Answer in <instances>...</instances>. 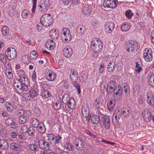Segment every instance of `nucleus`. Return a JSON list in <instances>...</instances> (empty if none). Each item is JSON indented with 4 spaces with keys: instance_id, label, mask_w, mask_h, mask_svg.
<instances>
[{
    "instance_id": "nucleus-40",
    "label": "nucleus",
    "mask_w": 154,
    "mask_h": 154,
    "mask_svg": "<svg viewBox=\"0 0 154 154\" xmlns=\"http://www.w3.org/2000/svg\"><path fill=\"white\" fill-rule=\"evenodd\" d=\"M29 148L33 151H36L38 149V146L35 144H29L28 146Z\"/></svg>"
},
{
    "instance_id": "nucleus-8",
    "label": "nucleus",
    "mask_w": 154,
    "mask_h": 154,
    "mask_svg": "<svg viewBox=\"0 0 154 154\" xmlns=\"http://www.w3.org/2000/svg\"><path fill=\"white\" fill-rule=\"evenodd\" d=\"M37 92L33 89H31L29 90V92L23 93V97L26 100H29L31 98L33 99L37 96Z\"/></svg>"
},
{
    "instance_id": "nucleus-44",
    "label": "nucleus",
    "mask_w": 154,
    "mask_h": 154,
    "mask_svg": "<svg viewBox=\"0 0 154 154\" xmlns=\"http://www.w3.org/2000/svg\"><path fill=\"white\" fill-rule=\"evenodd\" d=\"M147 102L148 104L152 106H154V100L152 97H150L149 95L147 96Z\"/></svg>"
},
{
    "instance_id": "nucleus-61",
    "label": "nucleus",
    "mask_w": 154,
    "mask_h": 154,
    "mask_svg": "<svg viewBox=\"0 0 154 154\" xmlns=\"http://www.w3.org/2000/svg\"><path fill=\"white\" fill-rule=\"evenodd\" d=\"M6 75L9 79H11L13 77V74L11 71H9L7 73Z\"/></svg>"
},
{
    "instance_id": "nucleus-58",
    "label": "nucleus",
    "mask_w": 154,
    "mask_h": 154,
    "mask_svg": "<svg viewBox=\"0 0 154 154\" xmlns=\"http://www.w3.org/2000/svg\"><path fill=\"white\" fill-rule=\"evenodd\" d=\"M101 105V102L100 101L96 100L94 103V107L96 108H99Z\"/></svg>"
},
{
    "instance_id": "nucleus-14",
    "label": "nucleus",
    "mask_w": 154,
    "mask_h": 154,
    "mask_svg": "<svg viewBox=\"0 0 154 154\" xmlns=\"http://www.w3.org/2000/svg\"><path fill=\"white\" fill-rule=\"evenodd\" d=\"M39 147L43 150L48 151L49 149L48 143L43 140H40L38 142Z\"/></svg>"
},
{
    "instance_id": "nucleus-38",
    "label": "nucleus",
    "mask_w": 154,
    "mask_h": 154,
    "mask_svg": "<svg viewBox=\"0 0 154 154\" xmlns=\"http://www.w3.org/2000/svg\"><path fill=\"white\" fill-rule=\"evenodd\" d=\"M5 107L8 111L10 112H12L13 110V106L9 102H6Z\"/></svg>"
},
{
    "instance_id": "nucleus-1",
    "label": "nucleus",
    "mask_w": 154,
    "mask_h": 154,
    "mask_svg": "<svg viewBox=\"0 0 154 154\" xmlns=\"http://www.w3.org/2000/svg\"><path fill=\"white\" fill-rule=\"evenodd\" d=\"M91 50L94 52L99 53L102 50L103 45L98 38H94L91 43Z\"/></svg>"
},
{
    "instance_id": "nucleus-17",
    "label": "nucleus",
    "mask_w": 154,
    "mask_h": 154,
    "mask_svg": "<svg viewBox=\"0 0 154 154\" xmlns=\"http://www.w3.org/2000/svg\"><path fill=\"white\" fill-rule=\"evenodd\" d=\"M122 90L120 86H119L116 89V90L113 92L114 96L115 98L119 99L122 97Z\"/></svg>"
},
{
    "instance_id": "nucleus-53",
    "label": "nucleus",
    "mask_w": 154,
    "mask_h": 154,
    "mask_svg": "<svg viewBox=\"0 0 154 154\" xmlns=\"http://www.w3.org/2000/svg\"><path fill=\"white\" fill-rule=\"evenodd\" d=\"M62 137L60 135H57L55 136V141L54 142V145L57 143H60Z\"/></svg>"
},
{
    "instance_id": "nucleus-21",
    "label": "nucleus",
    "mask_w": 154,
    "mask_h": 154,
    "mask_svg": "<svg viewBox=\"0 0 154 154\" xmlns=\"http://www.w3.org/2000/svg\"><path fill=\"white\" fill-rule=\"evenodd\" d=\"M78 74L76 71L73 69L70 71V78L72 82H76L78 79Z\"/></svg>"
},
{
    "instance_id": "nucleus-31",
    "label": "nucleus",
    "mask_w": 154,
    "mask_h": 154,
    "mask_svg": "<svg viewBox=\"0 0 154 154\" xmlns=\"http://www.w3.org/2000/svg\"><path fill=\"white\" fill-rule=\"evenodd\" d=\"M115 105V102L114 101H110L107 104V108L109 112H111L113 110Z\"/></svg>"
},
{
    "instance_id": "nucleus-35",
    "label": "nucleus",
    "mask_w": 154,
    "mask_h": 154,
    "mask_svg": "<svg viewBox=\"0 0 154 154\" xmlns=\"http://www.w3.org/2000/svg\"><path fill=\"white\" fill-rule=\"evenodd\" d=\"M149 83V85L154 87V72L150 74L148 78Z\"/></svg>"
},
{
    "instance_id": "nucleus-33",
    "label": "nucleus",
    "mask_w": 154,
    "mask_h": 154,
    "mask_svg": "<svg viewBox=\"0 0 154 154\" xmlns=\"http://www.w3.org/2000/svg\"><path fill=\"white\" fill-rule=\"evenodd\" d=\"M131 27L130 24L129 23H124L121 26V30L123 31H128Z\"/></svg>"
},
{
    "instance_id": "nucleus-34",
    "label": "nucleus",
    "mask_w": 154,
    "mask_h": 154,
    "mask_svg": "<svg viewBox=\"0 0 154 154\" xmlns=\"http://www.w3.org/2000/svg\"><path fill=\"white\" fill-rule=\"evenodd\" d=\"M85 26L83 24H79L77 27V31L82 35L85 32Z\"/></svg>"
},
{
    "instance_id": "nucleus-43",
    "label": "nucleus",
    "mask_w": 154,
    "mask_h": 154,
    "mask_svg": "<svg viewBox=\"0 0 154 154\" xmlns=\"http://www.w3.org/2000/svg\"><path fill=\"white\" fill-rule=\"evenodd\" d=\"M29 12L28 11L26 10H24L21 13V16L23 18L26 19L29 16Z\"/></svg>"
},
{
    "instance_id": "nucleus-18",
    "label": "nucleus",
    "mask_w": 154,
    "mask_h": 154,
    "mask_svg": "<svg viewBox=\"0 0 154 154\" xmlns=\"http://www.w3.org/2000/svg\"><path fill=\"white\" fill-rule=\"evenodd\" d=\"M102 122L105 128L108 129L110 127V120L108 116H104L102 117Z\"/></svg>"
},
{
    "instance_id": "nucleus-7",
    "label": "nucleus",
    "mask_w": 154,
    "mask_h": 154,
    "mask_svg": "<svg viewBox=\"0 0 154 154\" xmlns=\"http://www.w3.org/2000/svg\"><path fill=\"white\" fill-rule=\"evenodd\" d=\"M143 58L146 62H150L153 59L152 51L149 48H146L143 54Z\"/></svg>"
},
{
    "instance_id": "nucleus-39",
    "label": "nucleus",
    "mask_w": 154,
    "mask_h": 154,
    "mask_svg": "<svg viewBox=\"0 0 154 154\" xmlns=\"http://www.w3.org/2000/svg\"><path fill=\"white\" fill-rule=\"evenodd\" d=\"M1 31L2 35L4 36H7L9 34V29L6 26H3L2 29Z\"/></svg>"
},
{
    "instance_id": "nucleus-6",
    "label": "nucleus",
    "mask_w": 154,
    "mask_h": 154,
    "mask_svg": "<svg viewBox=\"0 0 154 154\" xmlns=\"http://www.w3.org/2000/svg\"><path fill=\"white\" fill-rule=\"evenodd\" d=\"M5 54L7 58L10 60H11L16 57L17 51L14 48L9 47L6 49Z\"/></svg>"
},
{
    "instance_id": "nucleus-23",
    "label": "nucleus",
    "mask_w": 154,
    "mask_h": 154,
    "mask_svg": "<svg viewBox=\"0 0 154 154\" xmlns=\"http://www.w3.org/2000/svg\"><path fill=\"white\" fill-rule=\"evenodd\" d=\"M45 46L47 49L52 50L54 48V42L52 40L48 39L45 43Z\"/></svg>"
},
{
    "instance_id": "nucleus-62",
    "label": "nucleus",
    "mask_w": 154,
    "mask_h": 154,
    "mask_svg": "<svg viewBox=\"0 0 154 154\" xmlns=\"http://www.w3.org/2000/svg\"><path fill=\"white\" fill-rule=\"evenodd\" d=\"M35 114L37 116L39 115L40 113V110L38 107H35L34 110Z\"/></svg>"
},
{
    "instance_id": "nucleus-25",
    "label": "nucleus",
    "mask_w": 154,
    "mask_h": 154,
    "mask_svg": "<svg viewBox=\"0 0 154 154\" xmlns=\"http://www.w3.org/2000/svg\"><path fill=\"white\" fill-rule=\"evenodd\" d=\"M8 147V143L6 140L0 139V149L5 150L7 149Z\"/></svg>"
},
{
    "instance_id": "nucleus-27",
    "label": "nucleus",
    "mask_w": 154,
    "mask_h": 154,
    "mask_svg": "<svg viewBox=\"0 0 154 154\" xmlns=\"http://www.w3.org/2000/svg\"><path fill=\"white\" fill-rule=\"evenodd\" d=\"M82 12L85 15H89L91 13V11L88 5H85L82 8Z\"/></svg>"
},
{
    "instance_id": "nucleus-48",
    "label": "nucleus",
    "mask_w": 154,
    "mask_h": 154,
    "mask_svg": "<svg viewBox=\"0 0 154 154\" xmlns=\"http://www.w3.org/2000/svg\"><path fill=\"white\" fill-rule=\"evenodd\" d=\"M122 110L121 108H119L114 113V115L116 114L118 116V118H119L122 115Z\"/></svg>"
},
{
    "instance_id": "nucleus-36",
    "label": "nucleus",
    "mask_w": 154,
    "mask_h": 154,
    "mask_svg": "<svg viewBox=\"0 0 154 154\" xmlns=\"http://www.w3.org/2000/svg\"><path fill=\"white\" fill-rule=\"evenodd\" d=\"M38 128V131L41 133H43L46 131V128L43 122H40Z\"/></svg>"
},
{
    "instance_id": "nucleus-37",
    "label": "nucleus",
    "mask_w": 154,
    "mask_h": 154,
    "mask_svg": "<svg viewBox=\"0 0 154 154\" xmlns=\"http://www.w3.org/2000/svg\"><path fill=\"white\" fill-rule=\"evenodd\" d=\"M41 95L43 97L47 98L51 96L50 92L47 90L43 91L41 93Z\"/></svg>"
},
{
    "instance_id": "nucleus-11",
    "label": "nucleus",
    "mask_w": 154,
    "mask_h": 154,
    "mask_svg": "<svg viewBox=\"0 0 154 154\" xmlns=\"http://www.w3.org/2000/svg\"><path fill=\"white\" fill-rule=\"evenodd\" d=\"M118 87L116 86V82L114 81H111L107 84V92L108 94H111L116 90Z\"/></svg>"
},
{
    "instance_id": "nucleus-26",
    "label": "nucleus",
    "mask_w": 154,
    "mask_h": 154,
    "mask_svg": "<svg viewBox=\"0 0 154 154\" xmlns=\"http://www.w3.org/2000/svg\"><path fill=\"white\" fill-rule=\"evenodd\" d=\"M90 119L91 122L94 124H97L98 123L100 120L99 117L97 115H92L90 117Z\"/></svg>"
},
{
    "instance_id": "nucleus-59",
    "label": "nucleus",
    "mask_w": 154,
    "mask_h": 154,
    "mask_svg": "<svg viewBox=\"0 0 154 154\" xmlns=\"http://www.w3.org/2000/svg\"><path fill=\"white\" fill-rule=\"evenodd\" d=\"M72 82H74V86L77 89L78 94H80L81 93V90L79 84L76 82V81Z\"/></svg>"
},
{
    "instance_id": "nucleus-20",
    "label": "nucleus",
    "mask_w": 154,
    "mask_h": 154,
    "mask_svg": "<svg viewBox=\"0 0 154 154\" xmlns=\"http://www.w3.org/2000/svg\"><path fill=\"white\" fill-rule=\"evenodd\" d=\"M24 72L23 71H20L18 72L19 77L20 79H19L20 81L24 84L28 82V78L26 75H24Z\"/></svg>"
},
{
    "instance_id": "nucleus-29",
    "label": "nucleus",
    "mask_w": 154,
    "mask_h": 154,
    "mask_svg": "<svg viewBox=\"0 0 154 154\" xmlns=\"http://www.w3.org/2000/svg\"><path fill=\"white\" fill-rule=\"evenodd\" d=\"M10 147L11 149L15 150L18 151L21 149V146L20 144L16 143H13L11 144Z\"/></svg>"
},
{
    "instance_id": "nucleus-60",
    "label": "nucleus",
    "mask_w": 154,
    "mask_h": 154,
    "mask_svg": "<svg viewBox=\"0 0 154 154\" xmlns=\"http://www.w3.org/2000/svg\"><path fill=\"white\" fill-rule=\"evenodd\" d=\"M0 60L2 63H4L6 61L7 59L4 54H0Z\"/></svg>"
},
{
    "instance_id": "nucleus-52",
    "label": "nucleus",
    "mask_w": 154,
    "mask_h": 154,
    "mask_svg": "<svg viewBox=\"0 0 154 154\" xmlns=\"http://www.w3.org/2000/svg\"><path fill=\"white\" fill-rule=\"evenodd\" d=\"M88 78V76L85 74H82L80 78V80L82 82H85Z\"/></svg>"
},
{
    "instance_id": "nucleus-49",
    "label": "nucleus",
    "mask_w": 154,
    "mask_h": 154,
    "mask_svg": "<svg viewBox=\"0 0 154 154\" xmlns=\"http://www.w3.org/2000/svg\"><path fill=\"white\" fill-rule=\"evenodd\" d=\"M53 107L54 109L56 110H58L60 109L61 107V103L59 102H56L54 103L53 104Z\"/></svg>"
},
{
    "instance_id": "nucleus-30",
    "label": "nucleus",
    "mask_w": 154,
    "mask_h": 154,
    "mask_svg": "<svg viewBox=\"0 0 154 154\" xmlns=\"http://www.w3.org/2000/svg\"><path fill=\"white\" fill-rule=\"evenodd\" d=\"M30 122L33 126L35 128L38 127L40 123L38 119L35 118H31L30 120Z\"/></svg>"
},
{
    "instance_id": "nucleus-57",
    "label": "nucleus",
    "mask_w": 154,
    "mask_h": 154,
    "mask_svg": "<svg viewBox=\"0 0 154 154\" xmlns=\"http://www.w3.org/2000/svg\"><path fill=\"white\" fill-rule=\"evenodd\" d=\"M117 69L118 71H120L122 69L123 67V63L122 62H119V63L117 64Z\"/></svg>"
},
{
    "instance_id": "nucleus-50",
    "label": "nucleus",
    "mask_w": 154,
    "mask_h": 154,
    "mask_svg": "<svg viewBox=\"0 0 154 154\" xmlns=\"http://www.w3.org/2000/svg\"><path fill=\"white\" fill-rule=\"evenodd\" d=\"M125 15L126 18L130 19L133 15V14L130 10H128L126 11Z\"/></svg>"
},
{
    "instance_id": "nucleus-4",
    "label": "nucleus",
    "mask_w": 154,
    "mask_h": 154,
    "mask_svg": "<svg viewBox=\"0 0 154 154\" xmlns=\"http://www.w3.org/2000/svg\"><path fill=\"white\" fill-rule=\"evenodd\" d=\"M40 21L42 25L44 26L48 27L52 24L53 20L50 14H46L42 16Z\"/></svg>"
},
{
    "instance_id": "nucleus-2",
    "label": "nucleus",
    "mask_w": 154,
    "mask_h": 154,
    "mask_svg": "<svg viewBox=\"0 0 154 154\" xmlns=\"http://www.w3.org/2000/svg\"><path fill=\"white\" fill-rule=\"evenodd\" d=\"M14 86L15 89L19 93L26 91L28 89L27 86L17 79L14 81Z\"/></svg>"
},
{
    "instance_id": "nucleus-42",
    "label": "nucleus",
    "mask_w": 154,
    "mask_h": 154,
    "mask_svg": "<svg viewBox=\"0 0 154 154\" xmlns=\"http://www.w3.org/2000/svg\"><path fill=\"white\" fill-rule=\"evenodd\" d=\"M75 101L74 99H71L68 102V103L66 104L68 107L71 109H72L75 107Z\"/></svg>"
},
{
    "instance_id": "nucleus-15",
    "label": "nucleus",
    "mask_w": 154,
    "mask_h": 154,
    "mask_svg": "<svg viewBox=\"0 0 154 154\" xmlns=\"http://www.w3.org/2000/svg\"><path fill=\"white\" fill-rule=\"evenodd\" d=\"M46 77L47 80L52 82L56 79V74L54 71L52 70L49 71L47 72Z\"/></svg>"
},
{
    "instance_id": "nucleus-51",
    "label": "nucleus",
    "mask_w": 154,
    "mask_h": 154,
    "mask_svg": "<svg viewBox=\"0 0 154 154\" xmlns=\"http://www.w3.org/2000/svg\"><path fill=\"white\" fill-rule=\"evenodd\" d=\"M26 117L24 116L20 117L19 121V122L20 124H24L26 122Z\"/></svg>"
},
{
    "instance_id": "nucleus-56",
    "label": "nucleus",
    "mask_w": 154,
    "mask_h": 154,
    "mask_svg": "<svg viewBox=\"0 0 154 154\" xmlns=\"http://www.w3.org/2000/svg\"><path fill=\"white\" fill-rule=\"evenodd\" d=\"M37 0H33V6L32 8V12L34 13L36 8L37 2Z\"/></svg>"
},
{
    "instance_id": "nucleus-45",
    "label": "nucleus",
    "mask_w": 154,
    "mask_h": 154,
    "mask_svg": "<svg viewBox=\"0 0 154 154\" xmlns=\"http://www.w3.org/2000/svg\"><path fill=\"white\" fill-rule=\"evenodd\" d=\"M29 128L28 126L26 125H23L21 126V131L23 133L25 134L27 132Z\"/></svg>"
},
{
    "instance_id": "nucleus-47",
    "label": "nucleus",
    "mask_w": 154,
    "mask_h": 154,
    "mask_svg": "<svg viewBox=\"0 0 154 154\" xmlns=\"http://www.w3.org/2000/svg\"><path fill=\"white\" fill-rule=\"evenodd\" d=\"M140 87L139 85H136L134 86L133 88V93L136 96L137 95L140 91Z\"/></svg>"
},
{
    "instance_id": "nucleus-22",
    "label": "nucleus",
    "mask_w": 154,
    "mask_h": 154,
    "mask_svg": "<svg viewBox=\"0 0 154 154\" xmlns=\"http://www.w3.org/2000/svg\"><path fill=\"white\" fill-rule=\"evenodd\" d=\"M84 144L82 141L81 140H76L75 142V147L77 150L81 151L84 148Z\"/></svg>"
},
{
    "instance_id": "nucleus-24",
    "label": "nucleus",
    "mask_w": 154,
    "mask_h": 154,
    "mask_svg": "<svg viewBox=\"0 0 154 154\" xmlns=\"http://www.w3.org/2000/svg\"><path fill=\"white\" fill-rule=\"evenodd\" d=\"M81 111L82 115L84 117H87L89 116V109L87 106H82Z\"/></svg>"
},
{
    "instance_id": "nucleus-64",
    "label": "nucleus",
    "mask_w": 154,
    "mask_h": 154,
    "mask_svg": "<svg viewBox=\"0 0 154 154\" xmlns=\"http://www.w3.org/2000/svg\"><path fill=\"white\" fill-rule=\"evenodd\" d=\"M17 116L20 117L24 116V112L23 109H20L17 111Z\"/></svg>"
},
{
    "instance_id": "nucleus-16",
    "label": "nucleus",
    "mask_w": 154,
    "mask_h": 154,
    "mask_svg": "<svg viewBox=\"0 0 154 154\" xmlns=\"http://www.w3.org/2000/svg\"><path fill=\"white\" fill-rule=\"evenodd\" d=\"M114 23L112 22H107L104 25L105 31L108 33H110L113 29Z\"/></svg>"
},
{
    "instance_id": "nucleus-55",
    "label": "nucleus",
    "mask_w": 154,
    "mask_h": 154,
    "mask_svg": "<svg viewBox=\"0 0 154 154\" xmlns=\"http://www.w3.org/2000/svg\"><path fill=\"white\" fill-rule=\"evenodd\" d=\"M85 133L89 135L94 138H96V139H97L98 138V137L96 136L93 133H91L89 131L85 130Z\"/></svg>"
},
{
    "instance_id": "nucleus-63",
    "label": "nucleus",
    "mask_w": 154,
    "mask_h": 154,
    "mask_svg": "<svg viewBox=\"0 0 154 154\" xmlns=\"http://www.w3.org/2000/svg\"><path fill=\"white\" fill-rule=\"evenodd\" d=\"M24 116L26 117V116H30L31 115V113L29 110H24Z\"/></svg>"
},
{
    "instance_id": "nucleus-3",
    "label": "nucleus",
    "mask_w": 154,
    "mask_h": 154,
    "mask_svg": "<svg viewBox=\"0 0 154 154\" xmlns=\"http://www.w3.org/2000/svg\"><path fill=\"white\" fill-rule=\"evenodd\" d=\"M60 33L61 38L64 42L67 43L71 41L72 37L69 29L64 28L62 30Z\"/></svg>"
},
{
    "instance_id": "nucleus-10",
    "label": "nucleus",
    "mask_w": 154,
    "mask_h": 154,
    "mask_svg": "<svg viewBox=\"0 0 154 154\" xmlns=\"http://www.w3.org/2000/svg\"><path fill=\"white\" fill-rule=\"evenodd\" d=\"M142 116L144 120L146 122H149L152 119V113L150 110L145 109L142 112Z\"/></svg>"
},
{
    "instance_id": "nucleus-5",
    "label": "nucleus",
    "mask_w": 154,
    "mask_h": 154,
    "mask_svg": "<svg viewBox=\"0 0 154 154\" xmlns=\"http://www.w3.org/2000/svg\"><path fill=\"white\" fill-rule=\"evenodd\" d=\"M140 46V45L138 42L132 41L127 44L126 49L129 54L135 51L136 49H139Z\"/></svg>"
},
{
    "instance_id": "nucleus-54",
    "label": "nucleus",
    "mask_w": 154,
    "mask_h": 154,
    "mask_svg": "<svg viewBox=\"0 0 154 154\" xmlns=\"http://www.w3.org/2000/svg\"><path fill=\"white\" fill-rule=\"evenodd\" d=\"M29 136H33L34 135V131L31 127H29L28 129V131L27 133Z\"/></svg>"
},
{
    "instance_id": "nucleus-41",
    "label": "nucleus",
    "mask_w": 154,
    "mask_h": 154,
    "mask_svg": "<svg viewBox=\"0 0 154 154\" xmlns=\"http://www.w3.org/2000/svg\"><path fill=\"white\" fill-rule=\"evenodd\" d=\"M30 58L31 60H36L38 57V54L35 51H32L30 53Z\"/></svg>"
},
{
    "instance_id": "nucleus-9",
    "label": "nucleus",
    "mask_w": 154,
    "mask_h": 154,
    "mask_svg": "<svg viewBox=\"0 0 154 154\" xmlns=\"http://www.w3.org/2000/svg\"><path fill=\"white\" fill-rule=\"evenodd\" d=\"M103 7L105 8H113L118 4L116 0H103Z\"/></svg>"
},
{
    "instance_id": "nucleus-32",
    "label": "nucleus",
    "mask_w": 154,
    "mask_h": 154,
    "mask_svg": "<svg viewBox=\"0 0 154 154\" xmlns=\"http://www.w3.org/2000/svg\"><path fill=\"white\" fill-rule=\"evenodd\" d=\"M131 112V109L130 108L123 109L122 115L124 118H127L128 117Z\"/></svg>"
},
{
    "instance_id": "nucleus-12",
    "label": "nucleus",
    "mask_w": 154,
    "mask_h": 154,
    "mask_svg": "<svg viewBox=\"0 0 154 154\" xmlns=\"http://www.w3.org/2000/svg\"><path fill=\"white\" fill-rule=\"evenodd\" d=\"M50 5L49 0H41L39 5V9L41 11H46Z\"/></svg>"
},
{
    "instance_id": "nucleus-46",
    "label": "nucleus",
    "mask_w": 154,
    "mask_h": 154,
    "mask_svg": "<svg viewBox=\"0 0 154 154\" xmlns=\"http://www.w3.org/2000/svg\"><path fill=\"white\" fill-rule=\"evenodd\" d=\"M71 99L68 95H65L63 96L62 100L63 103L66 104Z\"/></svg>"
},
{
    "instance_id": "nucleus-28",
    "label": "nucleus",
    "mask_w": 154,
    "mask_h": 154,
    "mask_svg": "<svg viewBox=\"0 0 154 154\" xmlns=\"http://www.w3.org/2000/svg\"><path fill=\"white\" fill-rule=\"evenodd\" d=\"M115 65L114 60L112 59L110 61L109 64L108 66L107 70L109 72H112L114 69V66Z\"/></svg>"
},
{
    "instance_id": "nucleus-19",
    "label": "nucleus",
    "mask_w": 154,
    "mask_h": 154,
    "mask_svg": "<svg viewBox=\"0 0 154 154\" xmlns=\"http://www.w3.org/2000/svg\"><path fill=\"white\" fill-rule=\"evenodd\" d=\"M6 125L8 126H11L13 129H15L17 128V124L14 122L13 119L11 117L8 118L5 121Z\"/></svg>"
},
{
    "instance_id": "nucleus-13",
    "label": "nucleus",
    "mask_w": 154,
    "mask_h": 154,
    "mask_svg": "<svg viewBox=\"0 0 154 154\" xmlns=\"http://www.w3.org/2000/svg\"><path fill=\"white\" fill-rule=\"evenodd\" d=\"M63 54L66 57H70L72 54L73 51L72 48L69 46L66 47L63 51Z\"/></svg>"
}]
</instances>
